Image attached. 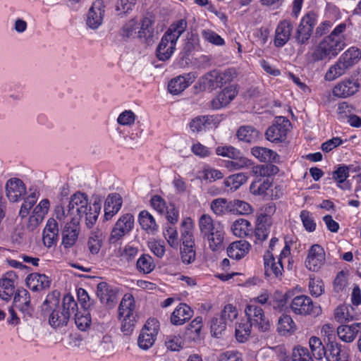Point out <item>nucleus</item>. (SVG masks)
Here are the masks:
<instances>
[{
  "label": "nucleus",
  "instance_id": "obj_54",
  "mask_svg": "<svg viewBox=\"0 0 361 361\" xmlns=\"http://www.w3.org/2000/svg\"><path fill=\"white\" fill-rule=\"evenodd\" d=\"M227 325L225 322L216 315L211 320L210 328L212 335L219 338L225 332Z\"/></svg>",
  "mask_w": 361,
  "mask_h": 361
},
{
  "label": "nucleus",
  "instance_id": "obj_40",
  "mask_svg": "<svg viewBox=\"0 0 361 361\" xmlns=\"http://www.w3.org/2000/svg\"><path fill=\"white\" fill-rule=\"evenodd\" d=\"M295 329V325L290 316L283 314L279 318L277 331L281 336L291 334L294 333Z\"/></svg>",
  "mask_w": 361,
  "mask_h": 361
},
{
  "label": "nucleus",
  "instance_id": "obj_25",
  "mask_svg": "<svg viewBox=\"0 0 361 361\" xmlns=\"http://www.w3.org/2000/svg\"><path fill=\"white\" fill-rule=\"evenodd\" d=\"M176 45V42L169 34H164L157 49L158 59L161 61L169 59L175 50Z\"/></svg>",
  "mask_w": 361,
  "mask_h": 361
},
{
  "label": "nucleus",
  "instance_id": "obj_42",
  "mask_svg": "<svg viewBox=\"0 0 361 361\" xmlns=\"http://www.w3.org/2000/svg\"><path fill=\"white\" fill-rule=\"evenodd\" d=\"M339 58L350 69L360 60L361 51L352 47L343 52Z\"/></svg>",
  "mask_w": 361,
  "mask_h": 361
},
{
  "label": "nucleus",
  "instance_id": "obj_49",
  "mask_svg": "<svg viewBox=\"0 0 361 361\" xmlns=\"http://www.w3.org/2000/svg\"><path fill=\"white\" fill-rule=\"evenodd\" d=\"M253 212L252 206L243 200H234L231 201V214L247 215Z\"/></svg>",
  "mask_w": 361,
  "mask_h": 361
},
{
  "label": "nucleus",
  "instance_id": "obj_31",
  "mask_svg": "<svg viewBox=\"0 0 361 361\" xmlns=\"http://www.w3.org/2000/svg\"><path fill=\"white\" fill-rule=\"evenodd\" d=\"M193 314L192 309L185 303H180L172 312L171 322L174 325H182Z\"/></svg>",
  "mask_w": 361,
  "mask_h": 361
},
{
  "label": "nucleus",
  "instance_id": "obj_26",
  "mask_svg": "<svg viewBox=\"0 0 361 361\" xmlns=\"http://www.w3.org/2000/svg\"><path fill=\"white\" fill-rule=\"evenodd\" d=\"M360 84L355 80H345L337 84L333 89L335 97L345 98L350 97L358 91Z\"/></svg>",
  "mask_w": 361,
  "mask_h": 361
},
{
  "label": "nucleus",
  "instance_id": "obj_9",
  "mask_svg": "<svg viewBox=\"0 0 361 361\" xmlns=\"http://www.w3.org/2000/svg\"><path fill=\"white\" fill-rule=\"evenodd\" d=\"M315 24V14L312 12L305 14L301 19L294 35L295 42L300 45L307 44L312 34Z\"/></svg>",
  "mask_w": 361,
  "mask_h": 361
},
{
  "label": "nucleus",
  "instance_id": "obj_17",
  "mask_svg": "<svg viewBox=\"0 0 361 361\" xmlns=\"http://www.w3.org/2000/svg\"><path fill=\"white\" fill-rule=\"evenodd\" d=\"M104 15V5L101 0L95 1L90 8L87 18L86 25L88 27L97 29L103 22Z\"/></svg>",
  "mask_w": 361,
  "mask_h": 361
},
{
  "label": "nucleus",
  "instance_id": "obj_36",
  "mask_svg": "<svg viewBox=\"0 0 361 361\" xmlns=\"http://www.w3.org/2000/svg\"><path fill=\"white\" fill-rule=\"evenodd\" d=\"M231 231L235 236L243 238L252 234V226L249 221L238 219L233 223Z\"/></svg>",
  "mask_w": 361,
  "mask_h": 361
},
{
  "label": "nucleus",
  "instance_id": "obj_43",
  "mask_svg": "<svg viewBox=\"0 0 361 361\" xmlns=\"http://www.w3.org/2000/svg\"><path fill=\"white\" fill-rule=\"evenodd\" d=\"M216 118L214 116H199L193 118L190 123V128L193 132H200L214 123Z\"/></svg>",
  "mask_w": 361,
  "mask_h": 361
},
{
  "label": "nucleus",
  "instance_id": "obj_62",
  "mask_svg": "<svg viewBox=\"0 0 361 361\" xmlns=\"http://www.w3.org/2000/svg\"><path fill=\"white\" fill-rule=\"evenodd\" d=\"M216 153L219 156L231 159L238 158V156L241 152L232 146H219L216 149Z\"/></svg>",
  "mask_w": 361,
  "mask_h": 361
},
{
  "label": "nucleus",
  "instance_id": "obj_2",
  "mask_svg": "<svg viewBox=\"0 0 361 361\" xmlns=\"http://www.w3.org/2000/svg\"><path fill=\"white\" fill-rule=\"evenodd\" d=\"M59 293L54 291L48 294L42 305V311L51 310L49 323L54 328L67 325L70 317L77 311V302L73 295L66 294L63 297L62 308L59 307Z\"/></svg>",
  "mask_w": 361,
  "mask_h": 361
},
{
  "label": "nucleus",
  "instance_id": "obj_6",
  "mask_svg": "<svg viewBox=\"0 0 361 361\" xmlns=\"http://www.w3.org/2000/svg\"><path fill=\"white\" fill-rule=\"evenodd\" d=\"M135 300L130 294L124 295L118 307V319L121 322V331L130 334L136 323L137 315L135 312Z\"/></svg>",
  "mask_w": 361,
  "mask_h": 361
},
{
  "label": "nucleus",
  "instance_id": "obj_13",
  "mask_svg": "<svg viewBox=\"0 0 361 361\" xmlns=\"http://www.w3.org/2000/svg\"><path fill=\"white\" fill-rule=\"evenodd\" d=\"M158 333V322L154 319H149L141 330L137 340L139 347L143 350L150 348Z\"/></svg>",
  "mask_w": 361,
  "mask_h": 361
},
{
  "label": "nucleus",
  "instance_id": "obj_56",
  "mask_svg": "<svg viewBox=\"0 0 361 361\" xmlns=\"http://www.w3.org/2000/svg\"><path fill=\"white\" fill-rule=\"evenodd\" d=\"M300 218L305 229L308 232H314L316 229V222L311 212L307 210H302Z\"/></svg>",
  "mask_w": 361,
  "mask_h": 361
},
{
  "label": "nucleus",
  "instance_id": "obj_27",
  "mask_svg": "<svg viewBox=\"0 0 361 361\" xmlns=\"http://www.w3.org/2000/svg\"><path fill=\"white\" fill-rule=\"evenodd\" d=\"M123 203L121 196L118 193L108 195L104 203V219L108 221L121 209Z\"/></svg>",
  "mask_w": 361,
  "mask_h": 361
},
{
  "label": "nucleus",
  "instance_id": "obj_45",
  "mask_svg": "<svg viewBox=\"0 0 361 361\" xmlns=\"http://www.w3.org/2000/svg\"><path fill=\"white\" fill-rule=\"evenodd\" d=\"M137 271L142 274H149L155 268V264L153 258L147 254L142 255L136 262Z\"/></svg>",
  "mask_w": 361,
  "mask_h": 361
},
{
  "label": "nucleus",
  "instance_id": "obj_32",
  "mask_svg": "<svg viewBox=\"0 0 361 361\" xmlns=\"http://www.w3.org/2000/svg\"><path fill=\"white\" fill-rule=\"evenodd\" d=\"M361 331V323L351 325H341L337 328V334L341 340L346 343L353 341L357 334Z\"/></svg>",
  "mask_w": 361,
  "mask_h": 361
},
{
  "label": "nucleus",
  "instance_id": "obj_64",
  "mask_svg": "<svg viewBox=\"0 0 361 361\" xmlns=\"http://www.w3.org/2000/svg\"><path fill=\"white\" fill-rule=\"evenodd\" d=\"M202 36L204 38L205 40L207 42L217 45V46H221L224 44V39L216 34L215 32L212 30H203L202 31Z\"/></svg>",
  "mask_w": 361,
  "mask_h": 361
},
{
  "label": "nucleus",
  "instance_id": "obj_63",
  "mask_svg": "<svg viewBox=\"0 0 361 361\" xmlns=\"http://www.w3.org/2000/svg\"><path fill=\"white\" fill-rule=\"evenodd\" d=\"M135 115L131 110H125L119 114L117 122L121 126H131L134 123Z\"/></svg>",
  "mask_w": 361,
  "mask_h": 361
},
{
  "label": "nucleus",
  "instance_id": "obj_28",
  "mask_svg": "<svg viewBox=\"0 0 361 361\" xmlns=\"http://www.w3.org/2000/svg\"><path fill=\"white\" fill-rule=\"evenodd\" d=\"M59 239L58 224L54 219H48L43 231V243L47 247H51Z\"/></svg>",
  "mask_w": 361,
  "mask_h": 361
},
{
  "label": "nucleus",
  "instance_id": "obj_24",
  "mask_svg": "<svg viewBox=\"0 0 361 361\" xmlns=\"http://www.w3.org/2000/svg\"><path fill=\"white\" fill-rule=\"evenodd\" d=\"M271 224L270 215L260 214L257 216L255 229V235L257 240L264 241L268 238Z\"/></svg>",
  "mask_w": 361,
  "mask_h": 361
},
{
  "label": "nucleus",
  "instance_id": "obj_34",
  "mask_svg": "<svg viewBox=\"0 0 361 361\" xmlns=\"http://www.w3.org/2000/svg\"><path fill=\"white\" fill-rule=\"evenodd\" d=\"M250 247L248 242L240 240L230 244L227 248V254L230 258L239 260L246 255Z\"/></svg>",
  "mask_w": 361,
  "mask_h": 361
},
{
  "label": "nucleus",
  "instance_id": "obj_50",
  "mask_svg": "<svg viewBox=\"0 0 361 361\" xmlns=\"http://www.w3.org/2000/svg\"><path fill=\"white\" fill-rule=\"evenodd\" d=\"M232 160L226 162V167L229 170H239L247 168L252 165V161L247 158L243 157L241 153L238 158H231Z\"/></svg>",
  "mask_w": 361,
  "mask_h": 361
},
{
  "label": "nucleus",
  "instance_id": "obj_44",
  "mask_svg": "<svg viewBox=\"0 0 361 361\" xmlns=\"http://www.w3.org/2000/svg\"><path fill=\"white\" fill-rule=\"evenodd\" d=\"M211 209L217 216L231 214V201L225 198H217L211 202Z\"/></svg>",
  "mask_w": 361,
  "mask_h": 361
},
{
  "label": "nucleus",
  "instance_id": "obj_22",
  "mask_svg": "<svg viewBox=\"0 0 361 361\" xmlns=\"http://www.w3.org/2000/svg\"><path fill=\"white\" fill-rule=\"evenodd\" d=\"M25 282L32 291L38 292L49 288L51 281L44 274L32 273L26 277Z\"/></svg>",
  "mask_w": 361,
  "mask_h": 361
},
{
  "label": "nucleus",
  "instance_id": "obj_57",
  "mask_svg": "<svg viewBox=\"0 0 361 361\" xmlns=\"http://www.w3.org/2000/svg\"><path fill=\"white\" fill-rule=\"evenodd\" d=\"M75 317V323L77 327L81 331H85L91 324L90 313L85 310L84 313L80 314L78 310L73 314Z\"/></svg>",
  "mask_w": 361,
  "mask_h": 361
},
{
  "label": "nucleus",
  "instance_id": "obj_58",
  "mask_svg": "<svg viewBox=\"0 0 361 361\" xmlns=\"http://www.w3.org/2000/svg\"><path fill=\"white\" fill-rule=\"evenodd\" d=\"M332 176L333 179H334L338 184L344 183L347 178L349 176L347 171V166L344 164L338 165L336 170L333 172ZM339 187L344 190L348 188L349 185L346 187L345 184L344 185H339Z\"/></svg>",
  "mask_w": 361,
  "mask_h": 361
},
{
  "label": "nucleus",
  "instance_id": "obj_8",
  "mask_svg": "<svg viewBox=\"0 0 361 361\" xmlns=\"http://www.w3.org/2000/svg\"><path fill=\"white\" fill-rule=\"evenodd\" d=\"M245 312L249 322L261 332H267L270 329L269 321L266 318L264 310L256 304L247 305Z\"/></svg>",
  "mask_w": 361,
  "mask_h": 361
},
{
  "label": "nucleus",
  "instance_id": "obj_47",
  "mask_svg": "<svg viewBox=\"0 0 361 361\" xmlns=\"http://www.w3.org/2000/svg\"><path fill=\"white\" fill-rule=\"evenodd\" d=\"M247 180V176L244 173H238L228 176L224 181L226 188L235 191L243 185Z\"/></svg>",
  "mask_w": 361,
  "mask_h": 361
},
{
  "label": "nucleus",
  "instance_id": "obj_3",
  "mask_svg": "<svg viewBox=\"0 0 361 361\" xmlns=\"http://www.w3.org/2000/svg\"><path fill=\"white\" fill-rule=\"evenodd\" d=\"M345 30L346 24L342 23L338 25L330 35L324 37L313 51L312 61L330 60L338 56L345 47V38L343 35Z\"/></svg>",
  "mask_w": 361,
  "mask_h": 361
},
{
  "label": "nucleus",
  "instance_id": "obj_37",
  "mask_svg": "<svg viewBox=\"0 0 361 361\" xmlns=\"http://www.w3.org/2000/svg\"><path fill=\"white\" fill-rule=\"evenodd\" d=\"M348 70V67L338 58L337 61L329 67L324 78L326 81H333L345 74Z\"/></svg>",
  "mask_w": 361,
  "mask_h": 361
},
{
  "label": "nucleus",
  "instance_id": "obj_5",
  "mask_svg": "<svg viewBox=\"0 0 361 361\" xmlns=\"http://www.w3.org/2000/svg\"><path fill=\"white\" fill-rule=\"evenodd\" d=\"M279 171L274 164H258L251 170V176L254 179L250 186V191L254 195H263L272 185L271 176Z\"/></svg>",
  "mask_w": 361,
  "mask_h": 361
},
{
  "label": "nucleus",
  "instance_id": "obj_38",
  "mask_svg": "<svg viewBox=\"0 0 361 361\" xmlns=\"http://www.w3.org/2000/svg\"><path fill=\"white\" fill-rule=\"evenodd\" d=\"M237 137L245 142L252 143L259 139V132L252 126H244L238 130Z\"/></svg>",
  "mask_w": 361,
  "mask_h": 361
},
{
  "label": "nucleus",
  "instance_id": "obj_59",
  "mask_svg": "<svg viewBox=\"0 0 361 361\" xmlns=\"http://www.w3.org/2000/svg\"><path fill=\"white\" fill-rule=\"evenodd\" d=\"M37 200V195L36 192L31 193L24 201L20 207L19 216L21 218H25L29 214L30 210L35 204Z\"/></svg>",
  "mask_w": 361,
  "mask_h": 361
},
{
  "label": "nucleus",
  "instance_id": "obj_52",
  "mask_svg": "<svg viewBox=\"0 0 361 361\" xmlns=\"http://www.w3.org/2000/svg\"><path fill=\"white\" fill-rule=\"evenodd\" d=\"M139 23L135 19H130L122 27L121 35L123 38L137 37V31Z\"/></svg>",
  "mask_w": 361,
  "mask_h": 361
},
{
  "label": "nucleus",
  "instance_id": "obj_4",
  "mask_svg": "<svg viewBox=\"0 0 361 361\" xmlns=\"http://www.w3.org/2000/svg\"><path fill=\"white\" fill-rule=\"evenodd\" d=\"M200 235L208 242L209 247L216 251L223 246L225 232L220 222H216L207 214L200 216L198 219Z\"/></svg>",
  "mask_w": 361,
  "mask_h": 361
},
{
  "label": "nucleus",
  "instance_id": "obj_16",
  "mask_svg": "<svg viewBox=\"0 0 361 361\" xmlns=\"http://www.w3.org/2000/svg\"><path fill=\"white\" fill-rule=\"evenodd\" d=\"M237 85H230L212 100L210 106L213 109H220L230 104L238 95Z\"/></svg>",
  "mask_w": 361,
  "mask_h": 361
},
{
  "label": "nucleus",
  "instance_id": "obj_12",
  "mask_svg": "<svg viewBox=\"0 0 361 361\" xmlns=\"http://www.w3.org/2000/svg\"><path fill=\"white\" fill-rule=\"evenodd\" d=\"M134 226V217L130 214L121 216L111 232L109 241L110 243L118 242L122 237L131 231Z\"/></svg>",
  "mask_w": 361,
  "mask_h": 361
},
{
  "label": "nucleus",
  "instance_id": "obj_55",
  "mask_svg": "<svg viewBox=\"0 0 361 361\" xmlns=\"http://www.w3.org/2000/svg\"><path fill=\"white\" fill-rule=\"evenodd\" d=\"M217 316L228 325L237 317L238 310L233 305L228 304L224 306L221 314Z\"/></svg>",
  "mask_w": 361,
  "mask_h": 361
},
{
  "label": "nucleus",
  "instance_id": "obj_21",
  "mask_svg": "<svg viewBox=\"0 0 361 361\" xmlns=\"http://www.w3.org/2000/svg\"><path fill=\"white\" fill-rule=\"evenodd\" d=\"M154 21L150 18H144L140 24H139V28L137 30V38L142 40L147 44H150L154 42L157 38L154 28Z\"/></svg>",
  "mask_w": 361,
  "mask_h": 361
},
{
  "label": "nucleus",
  "instance_id": "obj_23",
  "mask_svg": "<svg viewBox=\"0 0 361 361\" xmlns=\"http://www.w3.org/2000/svg\"><path fill=\"white\" fill-rule=\"evenodd\" d=\"M79 224L67 222L61 233V245L65 249L74 246L78 239L80 233Z\"/></svg>",
  "mask_w": 361,
  "mask_h": 361
},
{
  "label": "nucleus",
  "instance_id": "obj_20",
  "mask_svg": "<svg viewBox=\"0 0 361 361\" xmlns=\"http://www.w3.org/2000/svg\"><path fill=\"white\" fill-rule=\"evenodd\" d=\"M16 276L11 271L7 272L0 279V298L5 301H8L15 295V281Z\"/></svg>",
  "mask_w": 361,
  "mask_h": 361
},
{
  "label": "nucleus",
  "instance_id": "obj_1",
  "mask_svg": "<svg viewBox=\"0 0 361 361\" xmlns=\"http://www.w3.org/2000/svg\"><path fill=\"white\" fill-rule=\"evenodd\" d=\"M101 210L99 203L89 204L87 195L77 192L70 198L67 209L63 206H57L55 209L56 217L59 221H64L66 218L72 224H80L85 218V224L88 228H92L95 224Z\"/></svg>",
  "mask_w": 361,
  "mask_h": 361
},
{
  "label": "nucleus",
  "instance_id": "obj_10",
  "mask_svg": "<svg viewBox=\"0 0 361 361\" xmlns=\"http://www.w3.org/2000/svg\"><path fill=\"white\" fill-rule=\"evenodd\" d=\"M290 123L284 117L277 118L265 133L267 140L274 143H280L286 140Z\"/></svg>",
  "mask_w": 361,
  "mask_h": 361
},
{
  "label": "nucleus",
  "instance_id": "obj_15",
  "mask_svg": "<svg viewBox=\"0 0 361 361\" xmlns=\"http://www.w3.org/2000/svg\"><path fill=\"white\" fill-rule=\"evenodd\" d=\"M325 262V252L324 248L314 244L308 250L305 261L306 267L312 271H317Z\"/></svg>",
  "mask_w": 361,
  "mask_h": 361
},
{
  "label": "nucleus",
  "instance_id": "obj_39",
  "mask_svg": "<svg viewBox=\"0 0 361 361\" xmlns=\"http://www.w3.org/2000/svg\"><path fill=\"white\" fill-rule=\"evenodd\" d=\"M218 80V71L213 70L203 75L199 82L204 90L212 91L219 88Z\"/></svg>",
  "mask_w": 361,
  "mask_h": 361
},
{
  "label": "nucleus",
  "instance_id": "obj_30",
  "mask_svg": "<svg viewBox=\"0 0 361 361\" xmlns=\"http://www.w3.org/2000/svg\"><path fill=\"white\" fill-rule=\"evenodd\" d=\"M324 357L326 361H348V355L343 345L334 341H329L327 344V351Z\"/></svg>",
  "mask_w": 361,
  "mask_h": 361
},
{
  "label": "nucleus",
  "instance_id": "obj_29",
  "mask_svg": "<svg viewBox=\"0 0 361 361\" xmlns=\"http://www.w3.org/2000/svg\"><path fill=\"white\" fill-rule=\"evenodd\" d=\"M117 290L106 282L97 285V295L103 304L113 305L116 300Z\"/></svg>",
  "mask_w": 361,
  "mask_h": 361
},
{
  "label": "nucleus",
  "instance_id": "obj_48",
  "mask_svg": "<svg viewBox=\"0 0 361 361\" xmlns=\"http://www.w3.org/2000/svg\"><path fill=\"white\" fill-rule=\"evenodd\" d=\"M188 26L185 19H180L172 23L165 34H169L176 42L180 35L185 31Z\"/></svg>",
  "mask_w": 361,
  "mask_h": 361
},
{
  "label": "nucleus",
  "instance_id": "obj_18",
  "mask_svg": "<svg viewBox=\"0 0 361 361\" xmlns=\"http://www.w3.org/2000/svg\"><path fill=\"white\" fill-rule=\"evenodd\" d=\"M6 192L8 199L12 202H16L25 195L26 188L20 179L11 178L6 182Z\"/></svg>",
  "mask_w": 361,
  "mask_h": 361
},
{
  "label": "nucleus",
  "instance_id": "obj_33",
  "mask_svg": "<svg viewBox=\"0 0 361 361\" xmlns=\"http://www.w3.org/2000/svg\"><path fill=\"white\" fill-rule=\"evenodd\" d=\"M190 79V74L178 75L171 79L168 85L169 92L173 95L180 94L192 83Z\"/></svg>",
  "mask_w": 361,
  "mask_h": 361
},
{
  "label": "nucleus",
  "instance_id": "obj_14",
  "mask_svg": "<svg viewBox=\"0 0 361 361\" xmlns=\"http://www.w3.org/2000/svg\"><path fill=\"white\" fill-rule=\"evenodd\" d=\"M264 274L267 277L281 279L283 273V262L276 259L271 250H267L264 255Z\"/></svg>",
  "mask_w": 361,
  "mask_h": 361
},
{
  "label": "nucleus",
  "instance_id": "obj_35",
  "mask_svg": "<svg viewBox=\"0 0 361 361\" xmlns=\"http://www.w3.org/2000/svg\"><path fill=\"white\" fill-rule=\"evenodd\" d=\"M251 153L261 162H278L280 159L276 152L263 147H252Z\"/></svg>",
  "mask_w": 361,
  "mask_h": 361
},
{
  "label": "nucleus",
  "instance_id": "obj_11",
  "mask_svg": "<svg viewBox=\"0 0 361 361\" xmlns=\"http://www.w3.org/2000/svg\"><path fill=\"white\" fill-rule=\"evenodd\" d=\"M13 304L21 312L26 321L32 318L34 307L31 303L30 294L25 288H18L13 295Z\"/></svg>",
  "mask_w": 361,
  "mask_h": 361
},
{
  "label": "nucleus",
  "instance_id": "obj_60",
  "mask_svg": "<svg viewBox=\"0 0 361 361\" xmlns=\"http://www.w3.org/2000/svg\"><path fill=\"white\" fill-rule=\"evenodd\" d=\"M102 245V240L101 235L96 233H92L89 237L87 246L89 251L92 255L99 253Z\"/></svg>",
  "mask_w": 361,
  "mask_h": 361
},
{
  "label": "nucleus",
  "instance_id": "obj_53",
  "mask_svg": "<svg viewBox=\"0 0 361 361\" xmlns=\"http://www.w3.org/2000/svg\"><path fill=\"white\" fill-rule=\"evenodd\" d=\"M291 360L292 361H313L312 356L308 349L300 345L293 348Z\"/></svg>",
  "mask_w": 361,
  "mask_h": 361
},
{
  "label": "nucleus",
  "instance_id": "obj_46",
  "mask_svg": "<svg viewBox=\"0 0 361 361\" xmlns=\"http://www.w3.org/2000/svg\"><path fill=\"white\" fill-rule=\"evenodd\" d=\"M309 346L312 355L317 360H322L326 355V349L321 339L317 336H311L309 339Z\"/></svg>",
  "mask_w": 361,
  "mask_h": 361
},
{
  "label": "nucleus",
  "instance_id": "obj_7",
  "mask_svg": "<svg viewBox=\"0 0 361 361\" xmlns=\"http://www.w3.org/2000/svg\"><path fill=\"white\" fill-rule=\"evenodd\" d=\"M290 308L293 313L298 315L318 316L322 314L321 307L314 305L309 296L304 295L294 297L290 302Z\"/></svg>",
  "mask_w": 361,
  "mask_h": 361
},
{
  "label": "nucleus",
  "instance_id": "obj_61",
  "mask_svg": "<svg viewBox=\"0 0 361 361\" xmlns=\"http://www.w3.org/2000/svg\"><path fill=\"white\" fill-rule=\"evenodd\" d=\"M180 258L183 264H190L195 262L196 258V252L194 247H180Z\"/></svg>",
  "mask_w": 361,
  "mask_h": 361
},
{
  "label": "nucleus",
  "instance_id": "obj_41",
  "mask_svg": "<svg viewBox=\"0 0 361 361\" xmlns=\"http://www.w3.org/2000/svg\"><path fill=\"white\" fill-rule=\"evenodd\" d=\"M138 221L142 228L148 233H154L158 229L154 217L146 210H143L140 213Z\"/></svg>",
  "mask_w": 361,
  "mask_h": 361
},
{
  "label": "nucleus",
  "instance_id": "obj_51",
  "mask_svg": "<svg viewBox=\"0 0 361 361\" xmlns=\"http://www.w3.org/2000/svg\"><path fill=\"white\" fill-rule=\"evenodd\" d=\"M252 326L246 322H240L235 327V337L238 341L244 343L249 338Z\"/></svg>",
  "mask_w": 361,
  "mask_h": 361
},
{
  "label": "nucleus",
  "instance_id": "obj_19",
  "mask_svg": "<svg viewBox=\"0 0 361 361\" xmlns=\"http://www.w3.org/2000/svg\"><path fill=\"white\" fill-rule=\"evenodd\" d=\"M293 28V24L290 20H283L279 23L275 31L274 45L276 47H282L289 41Z\"/></svg>",
  "mask_w": 361,
  "mask_h": 361
}]
</instances>
